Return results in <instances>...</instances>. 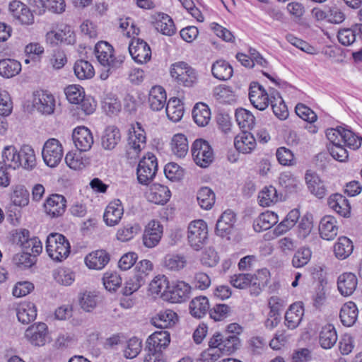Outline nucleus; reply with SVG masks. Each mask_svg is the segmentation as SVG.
<instances>
[{
  "label": "nucleus",
  "instance_id": "nucleus-1",
  "mask_svg": "<svg viewBox=\"0 0 362 362\" xmlns=\"http://www.w3.org/2000/svg\"><path fill=\"white\" fill-rule=\"evenodd\" d=\"M170 342V334L166 330L155 332L146 341L147 354L144 362H163V349Z\"/></svg>",
  "mask_w": 362,
  "mask_h": 362
},
{
  "label": "nucleus",
  "instance_id": "nucleus-2",
  "mask_svg": "<svg viewBox=\"0 0 362 362\" xmlns=\"http://www.w3.org/2000/svg\"><path fill=\"white\" fill-rule=\"evenodd\" d=\"M146 136L141 123L136 122L129 130L127 144L126 146V157L128 160H134L140 152L146 147Z\"/></svg>",
  "mask_w": 362,
  "mask_h": 362
},
{
  "label": "nucleus",
  "instance_id": "nucleus-3",
  "mask_svg": "<svg viewBox=\"0 0 362 362\" xmlns=\"http://www.w3.org/2000/svg\"><path fill=\"white\" fill-rule=\"evenodd\" d=\"M46 250L54 261L62 262L70 254L71 246L67 238L62 234L50 233L46 240Z\"/></svg>",
  "mask_w": 362,
  "mask_h": 362
},
{
  "label": "nucleus",
  "instance_id": "nucleus-4",
  "mask_svg": "<svg viewBox=\"0 0 362 362\" xmlns=\"http://www.w3.org/2000/svg\"><path fill=\"white\" fill-rule=\"evenodd\" d=\"M153 264L148 259H143L136 264L134 275L126 282L123 293L130 296L146 284Z\"/></svg>",
  "mask_w": 362,
  "mask_h": 362
},
{
  "label": "nucleus",
  "instance_id": "nucleus-5",
  "mask_svg": "<svg viewBox=\"0 0 362 362\" xmlns=\"http://www.w3.org/2000/svg\"><path fill=\"white\" fill-rule=\"evenodd\" d=\"M170 72L172 78L179 85L185 87H193L198 81L197 71L185 62L173 64Z\"/></svg>",
  "mask_w": 362,
  "mask_h": 362
},
{
  "label": "nucleus",
  "instance_id": "nucleus-6",
  "mask_svg": "<svg viewBox=\"0 0 362 362\" xmlns=\"http://www.w3.org/2000/svg\"><path fill=\"white\" fill-rule=\"evenodd\" d=\"M158 171V161L152 153H147L139 161L136 175L138 182L143 185H148L156 177Z\"/></svg>",
  "mask_w": 362,
  "mask_h": 362
},
{
  "label": "nucleus",
  "instance_id": "nucleus-7",
  "mask_svg": "<svg viewBox=\"0 0 362 362\" xmlns=\"http://www.w3.org/2000/svg\"><path fill=\"white\" fill-rule=\"evenodd\" d=\"M326 136L330 142H338L339 140L344 146L352 150L358 149L362 144L361 137L351 130L341 127L327 129Z\"/></svg>",
  "mask_w": 362,
  "mask_h": 362
},
{
  "label": "nucleus",
  "instance_id": "nucleus-8",
  "mask_svg": "<svg viewBox=\"0 0 362 362\" xmlns=\"http://www.w3.org/2000/svg\"><path fill=\"white\" fill-rule=\"evenodd\" d=\"M208 240V227L205 221L199 219L192 221L187 228V240L190 247L200 250Z\"/></svg>",
  "mask_w": 362,
  "mask_h": 362
},
{
  "label": "nucleus",
  "instance_id": "nucleus-9",
  "mask_svg": "<svg viewBox=\"0 0 362 362\" xmlns=\"http://www.w3.org/2000/svg\"><path fill=\"white\" fill-rule=\"evenodd\" d=\"M95 54L102 66H110L111 69H119L124 61V57L114 55L113 47L107 42H98L95 46Z\"/></svg>",
  "mask_w": 362,
  "mask_h": 362
},
{
  "label": "nucleus",
  "instance_id": "nucleus-10",
  "mask_svg": "<svg viewBox=\"0 0 362 362\" xmlns=\"http://www.w3.org/2000/svg\"><path fill=\"white\" fill-rule=\"evenodd\" d=\"M191 152L194 161L201 168L209 166L214 158L211 146L202 139H196L193 142Z\"/></svg>",
  "mask_w": 362,
  "mask_h": 362
},
{
  "label": "nucleus",
  "instance_id": "nucleus-11",
  "mask_svg": "<svg viewBox=\"0 0 362 362\" xmlns=\"http://www.w3.org/2000/svg\"><path fill=\"white\" fill-rule=\"evenodd\" d=\"M209 345L218 348L223 354H230L239 348L240 341L238 337L216 332L210 339Z\"/></svg>",
  "mask_w": 362,
  "mask_h": 362
},
{
  "label": "nucleus",
  "instance_id": "nucleus-12",
  "mask_svg": "<svg viewBox=\"0 0 362 362\" xmlns=\"http://www.w3.org/2000/svg\"><path fill=\"white\" fill-rule=\"evenodd\" d=\"M42 155L47 165L56 167L63 157V148L56 139H49L44 144Z\"/></svg>",
  "mask_w": 362,
  "mask_h": 362
},
{
  "label": "nucleus",
  "instance_id": "nucleus-13",
  "mask_svg": "<svg viewBox=\"0 0 362 362\" xmlns=\"http://www.w3.org/2000/svg\"><path fill=\"white\" fill-rule=\"evenodd\" d=\"M33 105L42 115H52L55 108V99L52 94L42 90H36L33 95Z\"/></svg>",
  "mask_w": 362,
  "mask_h": 362
},
{
  "label": "nucleus",
  "instance_id": "nucleus-14",
  "mask_svg": "<svg viewBox=\"0 0 362 362\" xmlns=\"http://www.w3.org/2000/svg\"><path fill=\"white\" fill-rule=\"evenodd\" d=\"M129 52L132 58L138 64L146 63L151 59V50L144 40L133 38L129 45Z\"/></svg>",
  "mask_w": 362,
  "mask_h": 362
},
{
  "label": "nucleus",
  "instance_id": "nucleus-15",
  "mask_svg": "<svg viewBox=\"0 0 362 362\" xmlns=\"http://www.w3.org/2000/svg\"><path fill=\"white\" fill-rule=\"evenodd\" d=\"M48 327L45 323H34L27 328L25 337L33 346H42L46 344Z\"/></svg>",
  "mask_w": 362,
  "mask_h": 362
},
{
  "label": "nucleus",
  "instance_id": "nucleus-16",
  "mask_svg": "<svg viewBox=\"0 0 362 362\" xmlns=\"http://www.w3.org/2000/svg\"><path fill=\"white\" fill-rule=\"evenodd\" d=\"M236 221L235 214L231 210L225 211L217 221L216 225V234L221 238L230 239V235L234 229Z\"/></svg>",
  "mask_w": 362,
  "mask_h": 362
},
{
  "label": "nucleus",
  "instance_id": "nucleus-17",
  "mask_svg": "<svg viewBox=\"0 0 362 362\" xmlns=\"http://www.w3.org/2000/svg\"><path fill=\"white\" fill-rule=\"evenodd\" d=\"M44 208L45 213L52 218H57L64 214L66 208V200L63 195L51 194L47 198Z\"/></svg>",
  "mask_w": 362,
  "mask_h": 362
},
{
  "label": "nucleus",
  "instance_id": "nucleus-18",
  "mask_svg": "<svg viewBox=\"0 0 362 362\" xmlns=\"http://www.w3.org/2000/svg\"><path fill=\"white\" fill-rule=\"evenodd\" d=\"M163 235V226L154 220L150 221L146 226L143 235L144 245L152 248L156 246L160 242Z\"/></svg>",
  "mask_w": 362,
  "mask_h": 362
},
{
  "label": "nucleus",
  "instance_id": "nucleus-19",
  "mask_svg": "<svg viewBox=\"0 0 362 362\" xmlns=\"http://www.w3.org/2000/svg\"><path fill=\"white\" fill-rule=\"evenodd\" d=\"M251 104L259 110H264L270 103V92L268 93L260 85L251 86L249 92Z\"/></svg>",
  "mask_w": 362,
  "mask_h": 362
},
{
  "label": "nucleus",
  "instance_id": "nucleus-20",
  "mask_svg": "<svg viewBox=\"0 0 362 362\" xmlns=\"http://www.w3.org/2000/svg\"><path fill=\"white\" fill-rule=\"evenodd\" d=\"M124 214V207L119 199H115L106 206L103 220L108 226H115L121 221Z\"/></svg>",
  "mask_w": 362,
  "mask_h": 362
},
{
  "label": "nucleus",
  "instance_id": "nucleus-21",
  "mask_svg": "<svg viewBox=\"0 0 362 362\" xmlns=\"http://www.w3.org/2000/svg\"><path fill=\"white\" fill-rule=\"evenodd\" d=\"M72 136L76 147L81 152L90 150L94 142L91 132L85 127L76 128Z\"/></svg>",
  "mask_w": 362,
  "mask_h": 362
},
{
  "label": "nucleus",
  "instance_id": "nucleus-22",
  "mask_svg": "<svg viewBox=\"0 0 362 362\" xmlns=\"http://www.w3.org/2000/svg\"><path fill=\"white\" fill-rule=\"evenodd\" d=\"M191 286L188 284L182 281H177L170 286L167 299L172 303H182L189 298Z\"/></svg>",
  "mask_w": 362,
  "mask_h": 362
},
{
  "label": "nucleus",
  "instance_id": "nucleus-23",
  "mask_svg": "<svg viewBox=\"0 0 362 362\" xmlns=\"http://www.w3.org/2000/svg\"><path fill=\"white\" fill-rule=\"evenodd\" d=\"M170 197L171 192L168 187L158 183L153 184L146 192L147 199L156 204H165Z\"/></svg>",
  "mask_w": 362,
  "mask_h": 362
},
{
  "label": "nucleus",
  "instance_id": "nucleus-24",
  "mask_svg": "<svg viewBox=\"0 0 362 362\" xmlns=\"http://www.w3.org/2000/svg\"><path fill=\"white\" fill-rule=\"evenodd\" d=\"M177 315L173 310L166 309L160 311L151 319V323L160 329H167L173 327L177 321Z\"/></svg>",
  "mask_w": 362,
  "mask_h": 362
},
{
  "label": "nucleus",
  "instance_id": "nucleus-25",
  "mask_svg": "<svg viewBox=\"0 0 362 362\" xmlns=\"http://www.w3.org/2000/svg\"><path fill=\"white\" fill-rule=\"evenodd\" d=\"M167 95L165 89L160 86H155L151 88L148 94V104L153 111L163 110L166 104Z\"/></svg>",
  "mask_w": 362,
  "mask_h": 362
},
{
  "label": "nucleus",
  "instance_id": "nucleus-26",
  "mask_svg": "<svg viewBox=\"0 0 362 362\" xmlns=\"http://www.w3.org/2000/svg\"><path fill=\"white\" fill-rule=\"evenodd\" d=\"M304 309L303 303L298 302L290 305L285 314V325L291 329L296 328L303 319Z\"/></svg>",
  "mask_w": 362,
  "mask_h": 362
},
{
  "label": "nucleus",
  "instance_id": "nucleus-27",
  "mask_svg": "<svg viewBox=\"0 0 362 362\" xmlns=\"http://www.w3.org/2000/svg\"><path fill=\"white\" fill-rule=\"evenodd\" d=\"M358 284L356 276L351 272L339 275L337 279L338 290L342 296H349L356 290Z\"/></svg>",
  "mask_w": 362,
  "mask_h": 362
},
{
  "label": "nucleus",
  "instance_id": "nucleus-28",
  "mask_svg": "<svg viewBox=\"0 0 362 362\" xmlns=\"http://www.w3.org/2000/svg\"><path fill=\"white\" fill-rule=\"evenodd\" d=\"M319 233L322 239L333 240L338 233L336 218L332 216H323L320 222Z\"/></svg>",
  "mask_w": 362,
  "mask_h": 362
},
{
  "label": "nucleus",
  "instance_id": "nucleus-29",
  "mask_svg": "<svg viewBox=\"0 0 362 362\" xmlns=\"http://www.w3.org/2000/svg\"><path fill=\"white\" fill-rule=\"evenodd\" d=\"M328 205L343 217H348L351 212V206L349 200L343 195L336 193L332 194L328 199Z\"/></svg>",
  "mask_w": 362,
  "mask_h": 362
},
{
  "label": "nucleus",
  "instance_id": "nucleus-30",
  "mask_svg": "<svg viewBox=\"0 0 362 362\" xmlns=\"http://www.w3.org/2000/svg\"><path fill=\"white\" fill-rule=\"evenodd\" d=\"M121 141L119 129L115 126H108L101 136V145L105 150H113Z\"/></svg>",
  "mask_w": 362,
  "mask_h": 362
},
{
  "label": "nucleus",
  "instance_id": "nucleus-31",
  "mask_svg": "<svg viewBox=\"0 0 362 362\" xmlns=\"http://www.w3.org/2000/svg\"><path fill=\"white\" fill-rule=\"evenodd\" d=\"M305 182L310 193L319 199L325 197L327 194V188L323 181L315 173L307 172Z\"/></svg>",
  "mask_w": 362,
  "mask_h": 362
},
{
  "label": "nucleus",
  "instance_id": "nucleus-32",
  "mask_svg": "<svg viewBox=\"0 0 362 362\" xmlns=\"http://www.w3.org/2000/svg\"><path fill=\"white\" fill-rule=\"evenodd\" d=\"M256 139L254 136L247 131L235 138L234 146L235 148L243 153H250L256 148Z\"/></svg>",
  "mask_w": 362,
  "mask_h": 362
},
{
  "label": "nucleus",
  "instance_id": "nucleus-33",
  "mask_svg": "<svg viewBox=\"0 0 362 362\" xmlns=\"http://www.w3.org/2000/svg\"><path fill=\"white\" fill-rule=\"evenodd\" d=\"M274 114L279 119H286L288 116V111L284 100L279 93L274 89H270V103Z\"/></svg>",
  "mask_w": 362,
  "mask_h": 362
},
{
  "label": "nucleus",
  "instance_id": "nucleus-34",
  "mask_svg": "<svg viewBox=\"0 0 362 362\" xmlns=\"http://www.w3.org/2000/svg\"><path fill=\"white\" fill-rule=\"evenodd\" d=\"M110 256L105 250H96L88 255L85 258L86 266L93 269H102L109 262Z\"/></svg>",
  "mask_w": 362,
  "mask_h": 362
},
{
  "label": "nucleus",
  "instance_id": "nucleus-35",
  "mask_svg": "<svg viewBox=\"0 0 362 362\" xmlns=\"http://www.w3.org/2000/svg\"><path fill=\"white\" fill-rule=\"evenodd\" d=\"M278 221L277 214L272 211H267L262 213L254 220L253 228L256 232L260 233L271 228Z\"/></svg>",
  "mask_w": 362,
  "mask_h": 362
},
{
  "label": "nucleus",
  "instance_id": "nucleus-36",
  "mask_svg": "<svg viewBox=\"0 0 362 362\" xmlns=\"http://www.w3.org/2000/svg\"><path fill=\"white\" fill-rule=\"evenodd\" d=\"M16 315L19 322L28 325L37 316V308L33 303L24 302L16 308Z\"/></svg>",
  "mask_w": 362,
  "mask_h": 362
},
{
  "label": "nucleus",
  "instance_id": "nucleus-37",
  "mask_svg": "<svg viewBox=\"0 0 362 362\" xmlns=\"http://www.w3.org/2000/svg\"><path fill=\"white\" fill-rule=\"evenodd\" d=\"M269 278V272L267 269L259 270L257 274L252 276V281L248 287L251 295L257 296L262 291V288L267 286Z\"/></svg>",
  "mask_w": 362,
  "mask_h": 362
},
{
  "label": "nucleus",
  "instance_id": "nucleus-38",
  "mask_svg": "<svg viewBox=\"0 0 362 362\" xmlns=\"http://www.w3.org/2000/svg\"><path fill=\"white\" fill-rule=\"evenodd\" d=\"M211 73L214 78L220 81H226L232 77L233 70L228 62L219 59L212 64Z\"/></svg>",
  "mask_w": 362,
  "mask_h": 362
},
{
  "label": "nucleus",
  "instance_id": "nucleus-39",
  "mask_svg": "<svg viewBox=\"0 0 362 362\" xmlns=\"http://www.w3.org/2000/svg\"><path fill=\"white\" fill-rule=\"evenodd\" d=\"M337 334L334 327L328 324L324 326L319 335V343L325 349H331L337 341Z\"/></svg>",
  "mask_w": 362,
  "mask_h": 362
},
{
  "label": "nucleus",
  "instance_id": "nucleus-40",
  "mask_svg": "<svg viewBox=\"0 0 362 362\" xmlns=\"http://www.w3.org/2000/svg\"><path fill=\"white\" fill-rule=\"evenodd\" d=\"M339 317L343 325L352 326L358 317V309L356 304L351 301L345 303L341 308Z\"/></svg>",
  "mask_w": 362,
  "mask_h": 362
},
{
  "label": "nucleus",
  "instance_id": "nucleus-41",
  "mask_svg": "<svg viewBox=\"0 0 362 362\" xmlns=\"http://www.w3.org/2000/svg\"><path fill=\"white\" fill-rule=\"evenodd\" d=\"M235 117L238 125L243 129V132L250 130L255 126V116L245 108H238L235 112Z\"/></svg>",
  "mask_w": 362,
  "mask_h": 362
},
{
  "label": "nucleus",
  "instance_id": "nucleus-42",
  "mask_svg": "<svg viewBox=\"0 0 362 362\" xmlns=\"http://www.w3.org/2000/svg\"><path fill=\"white\" fill-rule=\"evenodd\" d=\"M21 71V64L13 59H0V75L10 78L16 76Z\"/></svg>",
  "mask_w": 362,
  "mask_h": 362
},
{
  "label": "nucleus",
  "instance_id": "nucleus-43",
  "mask_svg": "<svg viewBox=\"0 0 362 362\" xmlns=\"http://www.w3.org/2000/svg\"><path fill=\"white\" fill-rule=\"evenodd\" d=\"M165 111L168 119L173 122H177L183 116L184 107L178 98H172L165 105Z\"/></svg>",
  "mask_w": 362,
  "mask_h": 362
},
{
  "label": "nucleus",
  "instance_id": "nucleus-44",
  "mask_svg": "<svg viewBox=\"0 0 362 362\" xmlns=\"http://www.w3.org/2000/svg\"><path fill=\"white\" fill-rule=\"evenodd\" d=\"M170 145L173 153L177 158H184L188 153V141L182 134H175L171 139Z\"/></svg>",
  "mask_w": 362,
  "mask_h": 362
},
{
  "label": "nucleus",
  "instance_id": "nucleus-45",
  "mask_svg": "<svg viewBox=\"0 0 362 362\" xmlns=\"http://www.w3.org/2000/svg\"><path fill=\"white\" fill-rule=\"evenodd\" d=\"M155 28L163 35L168 36H172L176 30L173 19L165 13L158 14L155 22Z\"/></svg>",
  "mask_w": 362,
  "mask_h": 362
},
{
  "label": "nucleus",
  "instance_id": "nucleus-46",
  "mask_svg": "<svg viewBox=\"0 0 362 362\" xmlns=\"http://www.w3.org/2000/svg\"><path fill=\"white\" fill-rule=\"evenodd\" d=\"M3 164L8 168L16 169L22 164L19 158V152L14 146H6L2 151Z\"/></svg>",
  "mask_w": 362,
  "mask_h": 362
},
{
  "label": "nucleus",
  "instance_id": "nucleus-47",
  "mask_svg": "<svg viewBox=\"0 0 362 362\" xmlns=\"http://www.w3.org/2000/svg\"><path fill=\"white\" fill-rule=\"evenodd\" d=\"M192 117L197 125L204 127L209 124L211 119L210 109L204 103H197L192 110Z\"/></svg>",
  "mask_w": 362,
  "mask_h": 362
},
{
  "label": "nucleus",
  "instance_id": "nucleus-48",
  "mask_svg": "<svg viewBox=\"0 0 362 362\" xmlns=\"http://www.w3.org/2000/svg\"><path fill=\"white\" fill-rule=\"evenodd\" d=\"M189 310L192 316L201 318L207 311L209 312L208 298L202 296L194 298L190 302Z\"/></svg>",
  "mask_w": 362,
  "mask_h": 362
},
{
  "label": "nucleus",
  "instance_id": "nucleus-49",
  "mask_svg": "<svg viewBox=\"0 0 362 362\" xmlns=\"http://www.w3.org/2000/svg\"><path fill=\"white\" fill-rule=\"evenodd\" d=\"M353 249L351 240L345 236L339 238L334 246L335 256L341 259L347 258L352 253Z\"/></svg>",
  "mask_w": 362,
  "mask_h": 362
},
{
  "label": "nucleus",
  "instance_id": "nucleus-50",
  "mask_svg": "<svg viewBox=\"0 0 362 362\" xmlns=\"http://www.w3.org/2000/svg\"><path fill=\"white\" fill-rule=\"evenodd\" d=\"M19 152V158L24 169L32 170L36 165L35 154L33 148L29 145H23Z\"/></svg>",
  "mask_w": 362,
  "mask_h": 362
},
{
  "label": "nucleus",
  "instance_id": "nucleus-51",
  "mask_svg": "<svg viewBox=\"0 0 362 362\" xmlns=\"http://www.w3.org/2000/svg\"><path fill=\"white\" fill-rule=\"evenodd\" d=\"M170 288L169 281L165 275L156 276L149 284V291L153 294H160L167 299V293Z\"/></svg>",
  "mask_w": 362,
  "mask_h": 362
},
{
  "label": "nucleus",
  "instance_id": "nucleus-52",
  "mask_svg": "<svg viewBox=\"0 0 362 362\" xmlns=\"http://www.w3.org/2000/svg\"><path fill=\"white\" fill-rule=\"evenodd\" d=\"M74 71L76 76L79 80L90 79L94 76L95 70L92 64L86 60L76 62Z\"/></svg>",
  "mask_w": 362,
  "mask_h": 362
},
{
  "label": "nucleus",
  "instance_id": "nucleus-53",
  "mask_svg": "<svg viewBox=\"0 0 362 362\" xmlns=\"http://www.w3.org/2000/svg\"><path fill=\"white\" fill-rule=\"evenodd\" d=\"M258 201L260 206H270L278 201V194L276 188L272 185L266 186L259 192Z\"/></svg>",
  "mask_w": 362,
  "mask_h": 362
},
{
  "label": "nucleus",
  "instance_id": "nucleus-54",
  "mask_svg": "<svg viewBox=\"0 0 362 362\" xmlns=\"http://www.w3.org/2000/svg\"><path fill=\"white\" fill-rule=\"evenodd\" d=\"M66 165L71 169L80 170L89 164L88 158L82 156L81 152H69L65 156Z\"/></svg>",
  "mask_w": 362,
  "mask_h": 362
},
{
  "label": "nucleus",
  "instance_id": "nucleus-55",
  "mask_svg": "<svg viewBox=\"0 0 362 362\" xmlns=\"http://www.w3.org/2000/svg\"><path fill=\"white\" fill-rule=\"evenodd\" d=\"M197 199L199 206L206 210L210 209L215 203V194L209 187H202L197 192Z\"/></svg>",
  "mask_w": 362,
  "mask_h": 362
},
{
  "label": "nucleus",
  "instance_id": "nucleus-56",
  "mask_svg": "<svg viewBox=\"0 0 362 362\" xmlns=\"http://www.w3.org/2000/svg\"><path fill=\"white\" fill-rule=\"evenodd\" d=\"M141 230L138 223H128L118 229L116 236L117 239L122 242H127Z\"/></svg>",
  "mask_w": 362,
  "mask_h": 362
},
{
  "label": "nucleus",
  "instance_id": "nucleus-57",
  "mask_svg": "<svg viewBox=\"0 0 362 362\" xmlns=\"http://www.w3.org/2000/svg\"><path fill=\"white\" fill-rule=\"evenodd\" d=\"M279 180L280 185L288 192H296L299 189L300 181L291 172L281 173Z\"/></svg>",
  "mask_w": 362,
  "mask_h": 362
},
{
  "label": "nucleus",
  "instance_id": "nucleus-58",
  "mask_svg": "<svg viewBox=\"0 0 362 362\" xmlns=\"http://www.w3.org/2000/svg\"><path fill=\"white\" fill-rule=\"evenodd\" d=\"M213 95L221 103H230L235 100V96L230 87L219 85L213 90Z\"/></svg>",
  "mask_w": 362,
  "mask_h": 362
},
{
  "label": "nucleus",
  "instance_id": "nucleus-59",
  "mask_svg": "<svg viewBox=\"0 0 362 362\" xmlns=\"http://www.w3.org/2000/svg\"><path fill=\"white\" fill-rule=\"evenodd\" d=\"M98 296L91 291H85L79 297V305L81 308L86 311H92L97 305Z\"/></svg>",
  "mask_w": 362,
  "mask_h": 362
},
{
  "label": "nucleus",
  "instance_id": "nucleus-60",
  "mask_svg": "<svg viewBox=\"0 0 362 362\" xmlns=\"http://www.w3.org/2000/svg\"><path fill=\"white\" fill-rule=\"evenodd\" d=\"M312 252L308 247L299 248L294 254L292 264L296 268L303 267L310 260Z\"/></svg>",
  "mask_w": 362,
  "mask_h": 362
},
{
  "label": "nucleus",
  "instance_id": "nucleus-61",
  "mask_svg": "<svg viewBox=\"0 0 362 362\" xmlns=\"http://www.w3.org/2000/svg\"><path fill=\"white\" fill-rule=\"evenodd\" d=\"M36 256L30 252H23L13 257V262L21 269L29 268L36 262Z\"/></svg>",
  "mask_w": 362,
  "mask_h": 362
},
{
  "label": "nucleus",
  "instance_id": "nucleus-62",
  "mask_svg": "<svg viewBox=\"0 0 362 362\" xmlns=\"http://www.w3.org/2000/svg\"><path fill=\"white\" fill-rule=\"evenodd\" d=\"M187 264V259L182 255H170L165 257V265L172 271H179L183 269Z\"/></svg>",
  "mask_w": 362,
  "mask_h": 362
},
{
  "label": "nucleus",
  "instance_id": "nucleus-63",
  "mask_svg": "<svg viewBox=\"0 0 362 362\" xmlns=\"http://www.w3.org/2000/svg\"><path fill=\"white\" fill-rule=\"evenodd\" d=\"M67 100L73 104H79L84 97L83 88L78 85H70L65 88Z\"/></svg>",
  "mask_w": 362,
  "mask_h": 362
},
{
  "label": "nucleus",
  "instance_id": "nucleus-64",
  "mask_svg": "<svg viewBox=\"0 0 362 362\" xmlns=\"http://www.w3.org/2000/svg\"><path fill=\"white\" fill-rule=\"evenodd\" d=\"M296 115L307 122H315L317 116L316 113L308 106L303 104L298 103L295 107Z\"/></svg>",
  "mask_w": 362,
  "mask_h": 362
}]
</instances>
